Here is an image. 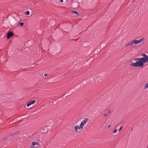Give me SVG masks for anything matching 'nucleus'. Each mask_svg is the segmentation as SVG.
Returning <instances> with one entry per match:
<instances>
[{
    "mask_svg": "<svg viewBox=\"0 0 148 148\" xmlns=\"http://www.w3.org/2000/svg\"><path fill=\"white\" fill-rule=\"evenodd\" d=\"M144 40V38H141L139 39L138 40H134L133 41L134 44L135 45L138 44L143 41V40Z\"/></svg>",
    "mask_w": 148,
    "mask_h": 148,
    "instance_id": "obj_4",
    "label": "nucleus"
},
{
    "mask_svg": "<svg viewBox=\"0 0 148 148\" xmlns=\"http://www.w3.org/2000/svg\"><path fill=\"white\" fill-rule=\"evenodd\" d=\"M103 116H108V115L106 113H105L103 114Z\"/></svg>",
    "mask_w": 148,
    "mask_h": 148,
    "instance_id": "obj_19",
    "label": "nucleus"
},
{
    "mask_svg": "<svg viewBox=\"0 0 148 148\" xmlns=\"http://www.w3.org/2000/svg\"><path fill=\"white\" fill-rule=\"evenodd\" d=\"M147 148H148V145H147Z\"/></svg>",
    "mask_w": 148,
    "mask_h": 148,
    "instance_id": "obj_27",
    "label": "nucleus"
},
{
    "mask_svg": "<svg viewBox=\"0 0 148 148\" xmlns=\"http://www.w3.org/2000/svg\"><path fill=\"white\" fill-rule=\"evenodd\" d=\"M140 60H142L141 58H136L134 59V60L138 62Z\"/></svg>",
    "mask_w": 148,
    "mask_h": 148,
    "instance_id": "obj_10",
    "label": "nucleus"
},
{
    "mask_svg": "<svg viewBox=\"0 0 148 148\" xmlns=\"http://www.w3.org/2000/svg\"><path fill=\"white\" fill-rule=\"evenodd\" d=\"M74 128L76 132H77L78 130H80L83 129L80 125L79 126L76 125L74 126Z\"/></svg>",
    "mask_w": 148,
    "mask_h": 148,
    "instance_id": "obj_5",
    "label": "nucleus"
},
{
    "mask_svg": "<svg viewBox=\"0 0 148 148\" xmlns=\"http://www.w3.org/2000/svg\"><path fill=\"white\" fill-rule=\"evenodd\" d=\"M101 78V79H103V78H104V77L103 76V77H99V78Z\"/></svg>",
    "mask_w": 148,
    "mask_h": 148,
    "instance_id": "obj_20",
    "label": "nucleus"
},
{
    "mask_svg": "<svg viewBox=\"0 0 148 148\" xmlns=\"http://www.w3.org/2000/svg\"><path fill=\"white\" fill-rule=\"evenodd\" d=\"M53 102H51V104H50L49 103V102H47V104H46V105H47V106H48V105H49V106H52V105H53Z\"/></svg>",
    "mask_w": 148,
    "mask_h": 148,
    "instance_id": "obj_13",
    "label": "nucleus"
},
{
    "mask_svg": "<svg viewBox=\"0 0 148 148\" xmlns=\"http://www.w3.org/2000/svg\"><path fill=\"white\" fill-rule=\"evenodd\" d=\"M35 102H28L27 105V107H28L30 105H31L34 104Z\"/></svg>",
    "mask_w": 148,
    "mask_h": 148,
    "instance_id": "obj_11",
    "label": "nucleus"
},
{
    "mask_svg": "<svg viewBox=\"0 0 148 148\" xmlns=\"http://www.w3.org/2000/svg\"><path fill=\"white\" fill-rule=\"evenodd\" d=\"M117 131V129H115L114 130V132H113V133H116Z\"/></svg>",
    "mask_w": 148,
    "mask_h": 148,
    "instance_id": "obj_18",
    "label": "nucleus"
},
{
    "mask_svg": "<svg viewBox=\"0 0 148 148\" xmlns=\"http://www.w3.org/2000/svg\"><path fill=\"white\" fill-rule=\"evenodd\" d=\"M134 44L133 41L129 42L125 46L127 47L129 46H131Z\"/></svg>",
    "mask_w": 148,
    "mask_h": 148,
    "instance_id": "obj_8",
    "label": "nucleus"
},
{
    "mask_svg": "<svg viewBox=\"0 0 148 148\" xmlns=\"http://www.w3.org/2000/svg\"><path fill=\"white\" fill-rule=\"evenodd\" d=\"M30 148H34V147L32 145L30 146Z\"/></svg>",
    "mask_w": 148,
    "mask_h": 148,
    "instance_id": "obj_21",
    "label": "nucleus"
},
{
    "mask_svg": "<svg viewBox=\"0 0 148 148\" xmlns=\"http://www.w3.org/2000/svg\"><path fill=\"white\" fill-rule=\"evenodd\" d=\"M123 127L122 126H121L120 127V128L119 130V131H120L122 129V128Z\"/></svg>",
    "mask_w": 148,
    "mask_h": 148,
    "instance_id": "obj_17",
    "label": "nucleus"
},
{
    "mask_svg": "<svg viewBox=\"0 0 148 148\" xmlns=\"http://www.w3.org/2000/svg\"><path fill=\"white\" fill-rule=\"evenodd\" d=\"M44 75L45 76H46L47 75V74H45Z\"/></svg>",
    "mask_w": 148,
    "mask_h": 148,
    "instance_id": "obj_25",
    "label": "nucleus"
},
{
    "mask_svg": "<svg viewBox=\"0 0 148 148\" xmlns=\"http://www.w3.org/2000/svg\"><path fill=\"white\" fill-rule=\"evenodd\" d=\"M110 111H108V113H110Z\"/></svg>",
    "mask_w": 148,
    "mask_h": 148,
    "instance_id": "obj_26",
    "label": "nucleus"
},
{
    "mask_svg": "<svg viewBox=\"0 0 148 148\" xmlns=\"http://www.w3.org/2000/svg\"><path fill=\"white\" fill-rule=\"evenodd\" d=\"M18 132H15L14 133L11 134V136H14L15 135H16L17 134H18Z\"/></svg>",
    "mask_w": 148,
    "mask_h": 148,
    "instance_id": "obj_14",
    "label": "nucleus"
},
{
    "mask_svg": "<svg viewBox=\"0 0 148 148\" xmlns=\"http://www.w3.org/2000/svg\"><path fill=\"white\" fill-rule=\"evenodd\" d=\"M145 63V62L143 60H140L135 63L131 62L130 65L135 67H143L144 66V64Z\"/></svg>",
    "mask_w": 148,
    "mask_h": 148,
    "instance_id": "obj_1",
    "label": "nucleus"
},
{
    "mask_svg": "<svg viewBox=\"0 0 148 148\" xmlns=\"http://www.w3.org/2000/svg\"><path fill=\"white\" fill-rule=\"evenodd\" d=\"M110 127V125H108V128H109Z\"/></svg>",
    "mask_w": 148,
    "mask_h": 148,
    "instance_id": "obj_22",
    "label": "nucleus"
},
{
    "mask_svg": "<svg viewBox=\"0 0 148 148\" xmlns=\"http://www.w3.org/2000/svg\"><path fill=\"white\" fill-rule=\"evenodd\" d=\"M19 24L21 26H23L24 24V23L23 22H21L19 23Z\"/></svg>",
    "mask_w": 148,
    "mask_h": 148,
    "instance_id": "obj_15",
    "label": "nucleus"
},
{
    "mask_svg": "<svg viewBox=\"0 0 148 148\" xmlns=\"http://www.w3.org/2000/svg\"><path fill=\"white\" fill-rule=\"evenodd\" d=\"M60 1L61 2H62H62H63V0H60Z\"/></svg>",
    "mask_w": 148,
    "mask_h": 148,
    "instance_id": "obj_23",
    "label": "nucleus"
},
{
    "mask_svg": "<svg viewBox=\"0 0 148 148\" xmlns=\"http://www.w3.org/2000/svg\"><path fill=\"white\" fill-rule=\"evenodd\" d=\"M31 145L33 146H34L36 145H38V143L37 142L33 141L31 143Z\"/></svg>",
    "mask_w": 148,
    "mask_h": 148,
    "instance_id": "obj_9",
    "label": "nucleus"
},
{
    "mask_svg": "<svg viewBox=\"0 0 148 148\" xmlns=\"http://www.w3.org/2000/svg\"><path fill=\"white\" fill-rule=\"evenodd\" d=\"M14 35V34L11 32H8L7 35V38L8 39H9L12 36Z\"/></svg>",
    "mask_w": 148,
    "mask_h": 148,
    "instance_id": "obj_6",
    "label": "nucleus"
},
{
    "mask_svg": "<svg viewBox=\"0 0 148 148\" xmlns=\"http://www.w3.org/2000/svg\"><path fill=\"white\" fill-rule=\"evenodd\" d=\"M88 118H85L81 122L80 125L83 128V127L86 125V123L88 121Z\"/></svg>",
    "mask_w": 148,
    "mask_h": 148,
    "instance_id": "obj_2",
    "label": "nucleus"
},
{
    "mask_svg": "<svg viewBox=\"0 0 148 148\" xmlns=\"http://www.w3.org/2000/svg\"><path fill=\"white\" fill-rule=\"evenodd\" d=\"M30 102H36V101L35 100H33L32 101H30Z\"/></svg>",
    "mask_w": 148,
    "mask_h": 148,
    "instance_id": "obj_24",
    "label": "nucleus"
},
{
    "mask_svg": "<svg viewBox=\"0 0 148 148\" xmlns=\"http://www.w3.org/2000/svg\"><path fill=\"white\" fill-rule=\"evenodd\" d=\"M90 79H91V81L93 82V81H92V80H94V81L96 83H97L98 82H99V81H98V77L97 78L96 77H94L93 78H91Z\"/></svg>",
    "mask_w": 148,
    "mask_h": 148,
    "instance_id": "obj_7",
    "label": "nucleus"
},
{
    "mask_svg": "<svg viewBox=\"0 0 148 148\" xmlns=\"http://www.w3.org/2000/svg\"><path fill=\"white\" fill-rule=\"evenodd\" d=\"M29 14V11H27L25 13L26 15H28Z\"/></svg>",
    "mask_w": 148,
    "mask_h": 148,
    "instance_id": "obj_16",
    "label": "nucleus"
},
{
    "mask_svg": "<svg viewBox=\"0 0 148 148\" xmlns=\"http://www.w3.org/2000/svg\"><path fill=\"white\" fill-rule=\"evenodd\" d=\"M142 55L144 57L143 58H141L142 60L144 61L145 63L148 62V56L145 53H143Z\"/></svg>",
    "mask_w": 148,
    "mask_h": 148,
    "instance_id": "obj_3",
    "label": "nucleus"
},
{
    "mask_svg": "<svg viewBox=\"0 0 148 148\" xmlns=\"http://www.w3.org/2000/svg\"><path fill=\"white\" fill-rule=\"evenodd\" d=\"M72 12L73 14H76L77 15L79 14V13H78L76 11H75V10L73 11Z\"/></svg>",
    "mask_w": 148,
    "mask_h": 148,
    "instance_id": "obj_12",
    "label": "nucleus"
}]
</instances>
